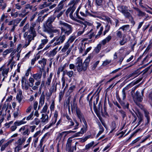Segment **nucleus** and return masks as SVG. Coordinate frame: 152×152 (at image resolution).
<instances>
[{
	"mask_svg": "<svg viewBox=\"0 0 152 152\" xmlns=\"http://www.w3.org/2000/svg\"><path fill=\"white\" fill-rule=\"evenodd\" d=\"M39 21V18L35 22H32L28 31L25 32L23 34V37L26 40L25 45L23 46L24 48H26L30 44L32 40L34 39V37L37 36V34L34 27L38 24Z\"/></svg>",
	"mask_w": 152,
	"mask_h": 152,
	"instance_id": "obj_1",
	"label": "nucleus"
},
{
	"mask_svg": "<svg viewBox=\"0 0 152 152\" xmlns=\"http://www.w3.org/2000/svg\"><path fill=\"white\" fill-rule=\"evenodd\" d=\"M59 25L63 26L61 27V34L64 33L65 34L69 35L72 33L73 29L72 26L61 20L59 21Z\"/></svg>",
	"mask_w": 152,
	"mask_h": 152,
	"instance_id": "obj_2",
	"label": "nucleus"
},
{
	"mask_svg": "<svg viewBox=\"0 0 152 152\" xmlns=\"http://www.w3.org/2000/svg\"><path fill=\"white\" fill-rule=\"evenodd\" d=\"M117 8L118 10L123 14L126 18H129L132 23L133 24H135L132 17L128 11L129 10L127 7L125 6L121 5L118 6Z\"/></svg>",
	"mask_w": 152,
	"mask_h": 152,
	"instance_id": "obj_3",
	"label": "nucleus"
},
{
	"mask_svg": "<svg viewBox=\"0 0 152 152\" xmlns=\"http://www.w3.org/2000/svg\"><path fill=\"white\" fill-rule=\"evenodd\" d=\"M77 21L80 23L81 25H80V28L77 31V36L78 37L83 34L85 31L86 30L87 26H91L92 23L87 21H82L79 20H77Z\"/></svg>",
	"mask_w": 152,
	"mask_h": 152,
	"instance_id": "obj_4",
	"label": "nucleus"
},
{
	"mask_svg": "<svg viewBox=\"0 0 152 152\" xmlns=\"http://www.w3.org/2000/svg\"><path fill=\"white\" fill-rule=\"evenodd\" d=\"M75 66L77 71L80 72L83 71H86L87 69L83 63L82 58L80 57H78L76 60L75 63Z\"/></svg>",
	"mask_w": 152,
	"mask_h": 152,
	"instance_id": "obj_5",
	"label": "nucleus"
},
{
	"mask_svg": "<svg viewBox=\"0 0 152 152\" xmlns=\"http://www.w3.org/2000/svg\"><path fill=\"white\" fill-rule=\"evenodd\" d=\"M41 35L42 36L40 37V38L41 39V43L39 45L37 48L38 50H39L42 48L44 47L45 45L48 42V39L47 37L45 34L43 33H41Z\"/></svg>",
	"mask_w": 152,
	"mask_h": 152,
	"instance_id": "obj_6",
	"label": "nucleus"
},
{
	"mask_svg": "<svg viewBox=\"0 0 152 152\" xmlns=\"http://www.w3.org/2000/svg\"><path fill=\"white\" fill-rule=\"evenodd\" d=\"M56 37V41L53 44V47H55L57 45L62 43L65 39V36L64 34L61 35L59 37Z\"/></svg>",
	"mask_w": 152,
	"mask_h": 152,
	"instance_id": "obj_7",
	"label": "nucleus"
},
{
	"mask_svg": "<svg viewBox=\"0 0 152 152\" xmlns=\"http://www.w3.org/2000/svg\"><path fill=\"white\" fill-rule=\"evenodd\" d=\"M70 6V7L67 9L66 12V15L68 16V14L69 13V15L70 18L73 19L74 18L72 14L76 9V6L73 5Z\"/></svg>",
	"mask_w": 152,
	"mask_h": 152,
	"instance_id": "obj_8",
	"label": "nucleus"
},
{
	"mask_svg": "<svg viewBox=\"0 0 152 152\" xmlns=\"http://www.w3.org/2000/svg\"><path fill=\"white\" fill-rule=\"evenodd\" d=\"M76 112L77 117L80 119V121L81 122L82 121L83 122L86 121L83 114L82 113L80 108L77 107H76Z\"/></svg>",
	"mask_w": 152,
	"mask_h": 152,
	"instance_id": "obj_9",
	"label": "nucleus"
},
{
	"mask_svg": "<svg viewBox=\"0 0 152 152\" xmlns=\"http://www.w3.org/2000/svg\"><path fill=\"white\" fill-rule=\"evenodd\" d=\"M132 97L133 100L135 102H137V101L140 102L142 101V96L138 91H136L134 94V95Z\"/></svg>",
	"mask_w": 152,
	"mask_h": 152,
	"instance_id": "obj_10",
	"label": "nucleus"
},
{
	"mask_svg": "<svg viewBox=\"0 0 152 152\" xmlns=\"http://www.w3.org/2000/svg\"><path fill=\"white\" fill-rule=\"evenodd\" d=\"M84 125L83 127L80 130V131L75 134L76 137H78L80 136V134H83L87 130L88 125L86 121L83 122Z\"/></svg>",
	"mask_w": 152,
	"mask_h": 152,
	"instance_id": "obj_11",
	"label": "nucleus"
},
{
	"mask_svg": "<svg viewBox=\"0 0 152 152\" xmlns=\"http://www.w3.org/2000/svg\"><path fill=\"white\" fill-rule=\"evenodd\" d=\"M56 18V17L54 16H51L49 17L46 21V24L48 26H50L51 27L52 26V23L54 21Z\"/></svg>",
	"mask_w": 152,
	"mask_h": 152,
	"instance_id": "obj_12",
	"label": "nucleus"
},
{
	"mask_svg": "<svg viewBox=\"0 0 152 152\" xmlns=\"http://www.w3.org/2000/svg\"><path fill=\"white\" fill-rule=\"evenodd\" d=\"M57 83H53L49 90L50 94L49 96H51L53 92H56L57 91Z\"/></svg>",
	"mask_w": 152,
	"mask_h": 152,
	"instance_id": "obj_13",
	"label": "nucleus"
},
{
	"mask_svg": "<svg viewBox=\"0 0 152 152\" xmlns=\"http://www.w3.org/2000/svg\"><path fill=\"white\" fill-rule=\"evenodd\" d=\"M119 29H121L124 32L130 31H131L130 26L129 25H124L120 27Z\"/></svg>",
	"mask_w": 152,
	"mask_h": 152,
	"instance_id": "obj_14",
	"label": "nucleus"
},
{
	"mask_svg": "<svg viewBox=\"0 0 152 152\" xmlns=\"http://www.w3.org/2000/svg\"><path fill=\"white\" fill-rule=\"evenodd\" d=\"M47 60L46 59L43 58L41 60L38 61V63L41 65L42 69H45V66L46 64Z\"/></svg>",
	"mask_w": 152,
	"mask_h": 152,
	"instance_id": "obj_15",
	"label": "nucleus"
},
{
	"mask_svg": "<svg viewBox=\"0 0 152 152\" xmlns=\"http://www.w3.org/2000/svg\"><path fill=\"white\" fill-rule=\"evenodd\" d=\"M42 72H40L33 75L32 77L36 80H41L42 76Z\"/></svg>",
	"mask_w": 152,
	"mask_h": 152,
	"instance_id": "obj_16",
	"label": "nucleus"
},
{
	"mask_svg": "<svg viewBox=\"0 0 152 152\" xmlns=\"http://www.w3.org/2000/svg\"><path fill=\"white\" fill-rule=\"evenodd\" d=\"M75 132L72 131H68L63 132L60 133H59L58 135V138L60 139H61L63 136L65 134L64 136H65L68 134L71 133L72 132Z\"/></svg>",
	"mask_w": 152,
	"mask_h": 152,
	"instance_id": "obj_17",
	"label": "nucleus"
},
{
	"mask_svg": "<svg viewBox=\"0 0 152 152\" xmlns=\"http://www.w3.org/2000/svg\"><path fill=\"white\" fill-rule=\"evenodd\" d=\"M63 1H61L58 4V6L55 9L54 13L58 12L63 8Z\"/></svg>",
	"mask_w": 152,
	"mask_h": 152,
	"instance_id": "obj_18",
	"label": "nucleus"
},
{
	"mask_svg": "<svg viewBox=\"0 0 152 152\" xmlns=\"http://www.w3.org/2000/svg\"><path fill=\"white\" fill-rule=\"evenodd\" d=\"M72 137H69L67 140L66 144V148L69 150L71 148V143L72 141Z\"/></svg>",
	"mask_w": 152,
	"mask_h": 152,
	"instance_id": "obj_19",
	"label": "nucleus"
},
{
	"mask_svg": "<svg viewBox=\"0 0 152 152\" xmlns=\"http://www.w3.org/2000/svg\"><path fill=\"white\" fill-rule=\"evenodd\" d=\"M53 75V73L51 72L50 73L49 76L48 77L47 80L46 81L45 84L46 86H49L50 85Z\"/></svg>",
	"mask_w": 152,
	"mask_h": 152,
	"instance_id": "obj_20",
	"label": "nucleus"
},
{
	"mask_svg": "<svg viewBox=\"0 0 152 152\" xmlns=\"http://www.w3.org/2000/svg\"><path fill=\"white\" fill-rule=\"evenodd\" d=\"M48 116L47 114H42V122L43 123H47L48 121Z\"/></svg>",
	"mask_w": 152,
	"mask_h": 152,
	"instance_id": "obj_21",
	"label": "nucleus"
},
{
	"mask_svg": "<svg viewBox=\"0 0 152 152\" xmlns=\"http://www.w3.org/2000/svg\"><path fill=\"white\" fill-rule=\"evenodd\" d=\"M20 126V125L16 121L14 122L13 125L10 127V130L12 132H14L17 129V126Z\"/></svg>",
	"mask_w": 152,
	"mask_h": 152,
	"instance_id": "obj_22",
	"label": "nucleus"
},
{
	"mask_svg": "<svg viewBox=\"0 0 152 152\" xmlns=\"http://www.w3.org/2000/svg\"><path fill=\"white\" fill-rule=\"evenodd\" d=\"M58 47L57 46L53 49L52 50L50 51L49 53V55L50 57L54 56L57 53L58 51Z\"/></svg>",
	"mask_w": 152,
	"mask_h": 152,
	"instance_id": "obj_23",
	"label": "nucleus"
},
{
	"mask_svg": "<svg viewBox=\"0 0 152 152\" xmlns=\"http://www.w3.org/2000/svg\"><path fill=\"white\" fill-rule=\"evenodd\" d=\"M51 26H48L46 24L44 25L43 28V31L49 34L50 33L51 29Z\"/></svg>",
	"mask_w": 152,
	"mask_h": 152,
	"instance_id": "obj_24",
	"label": "nucleus"
},
{
	"mask_svg": "<svg viewBox=\"0 0 152 152\" xmlns=\"http://www.w3.org/2000/svg\"><path fill=\"white\" fill-rule=\"evenodd\" d=\"M94 144V141H92L90 143L87 144L85 148L83 149V150L88 151L90 149Z\"/></svg>",
	"mask_w": 152,
	"mask_h": 152,
	"instance_id": "obj_25",
	"label": "nucleus"
},
{
	"mask_svg": "<svg viewBox=\"0 0 152 152\" xmlns=\"http://www.w3.org/2000/svg\"><path fill=\"white\" fill-rule=\"evenodd\" d=\"M26 140V138L24 137L20 138L18 139L16 142L18 145L20 146L25 142Z\"/></svg>",
	"mask_w": 152,
	"mask_h": 152,
	"instance_id": "obj_26",
	"label": "nucleus"
},
{
	"mask_svg": "<svg viewBox=\"0 0 152 152\" xmlns=\"http://www.w3.org/2000/svg\"><path fill=\"white\" fill-rule=\"evenodd\" d=\"M70 46L69 43V41H67L65 43L64 45L61 50V51L63 52H65L67 50Z\"/></svg>",
	"mask_w": 152,
	"mask_h": 152,
	"instance_id": "obj_27",
	"label": "nucleus"
},
{
	"mask_svg": "<svg viewBox=\"0 0 152 152\" xmlns=\"http://www.w3.org/2000/svg\"><path fill=\"white\" fill-rule=\"evenodd\" d=\"M45 96L42 94L39 99V104L41 106H43L45 103Z\"/></svg>",
	"mask_w": 152,
	"mask_h": 152,
	"instance_id": "obj_28",
	"label": "nucleus"
},
{
	"mask_svg": "<svg viewBox=\"0 0 152 152\" xmlns=\"http://www.w3.org/2000/svg\"><path fill=\"white\" fill-rule=\"evenodd\" d=\"M129 89L128 86L124 88L122 90V95L123 97V99L124 100L126 97V91L127 90Z\"/></svg>",
	"mask_w": 152,
	"mask_h": 152,
	"instance_id": "obj_29",
	"label": "nucleus"
},
{
	"mask_svg": "<svg viewBox=\"0 0 152 152\" xmlns=\"http://www.w3.org/2000/svg\"><path fill=\"white\" fill-rule=\"evenodd\" d=\"M145 116L146 118L147 124H148L150 122V118L149 116V113L146 110H144Z\"/></svg>",
	"mask_w": 152,
	"mask_h": 152,
	"instance_id": "obj_30",
	"label": "nucleus"
},
{
	"mask_svg": "<svg viewBox=\"0 0 152 152\" xmlns=\"http://www.w3.org/2000/svg\"><path fill=\"white\" fill-rule=\"evenodd\" d=\"M139 73L138 72V71H136L134 72H133L131 74H130L128 76V78H129L131 77H133V78H134L137 77L139 75Z\"/></svg>",
	"mask_w": 152,
	"mask_h": 152,
	"instance_id": "obj_31",
	"label": "nucleus"
},
{
	"mask_svg": "<svg viewBox=\"0 0 152 152\" xmlns=\"http://www.w3.org/2000/svg\"><path fill=\"white\" fill-rule=\"evenodd\" d=\"M51 4V3L48 4L46 1H45L43 3V4L40 5L39 7L40 9H42L44 8L50 6Z\"/></svg>",
	"mask_w": 152,
	"mask_h": 152,
	"instance_id": "obj_32",
	"label": "nucleus"
},
{
	"mask_svg": "<svg viewBox=\"0 0 152 152\" xmlns=\"http://www.w3.org/2000/svg\"><path fill=\"white\" fill-rule=\"evenodd\" d=\"M91 57L90 56H88L85 60V61L83 63L84 65L87 68V67L88 66L89 63L90 61Z\"/></svg>",
	"mask_w": 152,
	"mask_h": 152,
	"instance_id": "obj_33",
	"label": "nucleus"
},
{
	"mask_svg": "<svg viewBox=\"0 0 152 152\" xmlns=\"http://www.w3.org/2000/svg\"><path fill=\"white\" fill-rule=\"evenodd\" d=\"M27 79L28 77L25 76L22 77L21 80L22 86H23L24 84H26L28 82Z\"/></svg>",
	"mask_w": 152,
	"mask_h": 152,
	"instance_id": "obj_34",
	"label": "nucleus"
},
{
	"mask_svg": "<svg viewBox=\"0 0 152 152\" xmlns=\"http://www.w3.org/2000/svg\"><path fill=\"white\" fill-rule=\"evenodd\" d=\"M40 122L39 119L37 118H35L34 120L31 123V125H38Z\"/></svg>",
	"mask_w": 152,
	"mask_h": 152,
	"instance_id": "obj_35",
	"label": "nucleus"
},
{
	"mask_svg": "<svg viewBox=\"0 0 152 152\" xmlns=\"http://www.w3.org/2000/svg\"><path fill=\"white\" fill-rule=\"evenodd\" d=\"M94 101L93 104L94 107H96V104L98 102L99 99V95L98 94H96L94 97Z\"/></svg>",
	"mask_w": 152,
	"mask_h": 152,
	"instance_id": "obj_36",
	"label": "nucleus"
},
{
	"mask_svg": "<svg viewBox=\"0 0 152 152\" xmlns=\"http://www.w3.org/2000/svg\"><path fill=\"white\" fill-rule=\"evenodd\" d=\"M53 119L52 118V120L51 122L48 125L46 126V128L47 129H48L50 128L51 126L54 125L57 121V120Z\"/></svg>",
	"mask_w": 152,
	"mask_h": 152,
	"instance_id": "obj_37",
	"label": "nucleus"
},
{
	"mask_svg": "<svg viewBox=\"0 0 152 152\" xmlns=\"http://www.w3.org/2000/svg\"><path fill=\"white\" fill-rule=\"evenodd\" d=\"M9 68L4 69L2 72V74L4 77H7V75L9 72Z\"/></svg>",
	"mask_w": 152,
	"mask_h": 152,
	"instance_id": "obj_38",
	"label": "nucleus"
},
{
	"mask_svg": "<svg viewBox=\"0 0 152 152\" xmlns=\"http://www.w3.org/2000/svg\"><path fill=\"white\" fill-rule=\"evenodd\" d=\"M48 109V106L47 105V103H45V105L44 106L42 110L40 112L41 113H46L47 112Z\"/></svg>",
	"mask_w": 152,
	"mask_h": 152,
	"instance_id": "obj_39",
	"label": "nucleus"
},
{
	"mask_svg": "<svg viewBox=\"0 0 152 152\" xmlns=\"http://www.w3.org/2000/svg\"><path fill=\"white\" fill-rule=\"evenodd\" d=\"M80 0H72L68 4L69 5H73L76 6V4L80 1Z\"/></svg>",
	"mask_w": 152,
	"mask_h": 152,
	"instance_id": "obj_40",
	"label": "nucleus"
},
{
	"mask_svg": "<svg viewBox=\"0 0 152 152\" xmlns=\"http://www.w3.org/2000/svg\"><path fill=\"white\" fill-rule=\"evenodd\" d=\"M118 111L120 113L123 120L126 117V113L123 110H118Z\"/></svg>",
	"mask_w": 152,
	"mask_h": 152,
	"instance_id": "obj_41",
	"label": "nucleus"
},
{
	"mask_svg": "<svg viewBox=\"0 0 152 152\" xmlns=\"http://www.w3.org/2000/svg\"><path fill=\"white\" fill-rule=\"evenodd\" d=\"M120 29H118L117 30L116 32V34L117 37L118 38H121L122 37V33L120 30Z\"/></svg>",
	"mask_w": 152,
	"mask_h": 152,
	"instance_id": "obj_42",
	"label": "nucleus"
},
{
	"mask_svg": "<svg viewBox=\"0 0 152 152\" xmlns=\"http://www.w3.org/2000/svg\"><path fill=\"white\" fill-rule=\"evenodd\" d=\"M40 56L38 55H36L34 58L32 59L31 60V65H34V64L35 62L40 58Z\"/></svg>",
	"mask_w": 152,
	"mask_h": 152,
	"instance_id": "obj_43",
	"label": "nucleus"
},
{
	"mask_svg": "<svg viewBox=\"0 0 152 152\" xmlns=\"http://www.w3.org/2000/svg\"><path fill=\"white\" fill-rule=\"evenodd\" d=\"M34 79L32 77H30L29 79V86L32 87L34 85Z\"/></svg>",
	"mask_w": 152,
	"mask_h": 152,
	"instance_id": "obj_44",
	"label": "nucleus"
},
{
	"mask_svg": "<svg viewBox=\"0 0 152 152\" xmlns=\"http://www.w3.org/2000/svg\"><path fill=\"white\" fill-rule=\"evenodd\" d=\"M75 88L76 86L75 85H72L69 88L67 93L70 94L75 89Z\"/></svg>",
	"mask_w": 152,
	"mask_h": 152,
	"instance_id": "obj_45",
	"label": "nucleus"
},
{
	"mask_svg": "<svg viewBox=\"0 0 152 152\" xmlns=\"http://www.w3.org/2000/svg\"><path fill=\"white\" fill-rule=\"evenodd\" d=\"M116 127V123L115 122H113L112 123L111 128V130L110 132V133H112L113 130H114Z\"/></svg>",
	"mask_w": 152,
	"mask_h": 152,
	"instance_id": "obj_46",
	"label": "nucleus"
},
{
	"mask_svg": "<svg viewBox=\"0 0 152 152\" xmlns=\"http://www.w3.org/2000/svg\"><path fill=\"white\" fill-rule=\"evenodd\" d=\"M26 118V117H24L21 120H17L16 121L20 126L21 125L25 124L27 122L26 121H25Z\"/></svg>",
	"mask_w": 152,
	"mask_h": 152,
	"instance_id": "obj_47",
	"label": "nucleus"
},
{
	"mask_svg": "<svg viewBox=\"0 0 152 152\" xmlns=\"http://www.w3.org/2000/svg\"><path fill=\"white\" fill-rule=\"evenodd\" d=\"M49 136V134L48 133H45L43 136L42 137V139L40 140V144H41L44 141V139L45 138H46L47 139L48 138Z\"/></svg>",
	"mask_w": 152,
	"mask_h": 152,
	"instance_id": "obj_48",
	"label": "nucleus"
},
{
	"mask_svg": "<svg viewBox=\"0 0 152 152\" xmlns=\"http://www.w3.org/2000/svg\"><path fill=\"white\" fill-rule=\"evenodd\" d=\"M13 50L12 48H10V49H7L5 50L3 52V55L6 56L8 53L12 52Z\"/></svg>",
	"mask_w": 152,
	"mask_h": 152,
	"instance_id": "obj_49",
	"label": "nucleus"
},
{
	"mask_svg": "<svg viewBox=\"0 0 152 152\" xmlns=\"http://www.w3.org/2000/svg\"><path fill=\"white\" fill-rule=\"evenodd\" d=\"M34 113V111H33L30 114L26 117V120L29 121L33 119Z\"/></svg>",
	"mask_w": 152,
	"mask_h": 152,
	"instance_id": "obj_50",
	"label": "nucleus"
},
{
	"mask_svg": "<svg viewBox=\"0 0 152 152\" xmlns=\"http://www.w3.org/2000/svg\"><path fill=\"white\" fill-rule=\"evenodd\" d=\"M124 37L119 42V43L121 45H124L127 42V39H124Z\"/></svg>",
	"mask_w": 152,
	"mask_h": 152,
	"instance_id": "obj_51",
	"label": "nucleus"
},
{
	"mask_svg": "<svg viewBox=\"0 0 152 152\" xmlns=\"http://www.w3.org/2000/svg\"><path fill=\"white\" fill-rule=\"evenodd\" d=\"M16 42L14 41H10L9 45L10 47L11 48H12L13 49L15 45V43Z\"/></svg>",
	"mask_w": 152,
	"mask_h": 152,
	"instance_id": "obj_52",
	"label": "nucleus"
},
{
	"mask_svg": "<svg viewBox=\"0 0 152 152\" xmlns=\"http://www.w3.org/2000/svg\"><path fill=\"white\" fill-rule=\"evenodd\" d=\"M30 132L29 131V129L28 128H26V129L24 130V132L22 133L23 135H28L30 134Z\"/></svg>",
	"mask_w": 152,
	"mask_h": 152,
	"instance_id": "obj_53",
	"label": "nucleus"
},
{
	"mask_svg": "<svg viewBox=\"0 0 152 152\" xmlns=\"http://www.w3.org/2000/svg\"><path fill=\"white\" fill-rule=\"evenodd\" d=\"M95 3L97 6H101L102 4L103 0H96Z\"/></svg>",
	"mask_w": 152,
	"mask_h": 152,
	"instance_id": "obj_54",
	"label": "nucleus"
},
{
	"mask_svg": "<svg viewBox=\"0 0 152 152\" xmlns=\"http://www.w3.org/2000/svg\"><path fill=\"white\" fill-rule=\"evenodd\" d=\"M101 45L100 44H98L95 49V51L97 53H98L101 49Z\"/></svg>",
	"mask_w": 152,
	"mask_h": 152,
	"instance_id": "obj_55",
	"label": "nucleus"
},
{
	"mask_svg": "<svg viewBox=\"0 0 152 152\" xmlns=\"http://www.w3.org/2000/svg\"><path fill=\"white\" fill-rule=\"evenodd\" d=\"M55 101L54 100H53L52 102L50 107V110L51 111H53L54 110V108H55Z\"/></svg>",
	"mask_w": 152,
	"mask_h": 152,
	"instance_id": "obj_56",
	"label": "nucleus"
},
{
	"mask_svg": "<svg viewBox=\"0 0 152 152\" xmlns=\"http://www.w3.org/2000/svg\"><path fill=\"white\" fill-rule=\"evenodd\" d=\"M9 144V142H7V143H5V144H3L1 147V151H3L6 148L8 145Z\"/></svg>",
	"mask_w": 152,
	"mask_h": 152,
	"instance_id": "obj_57",
	"label": "nucleus"
},
{
	"mask_svg": "<svg viewBox=\"0 0 152 152\" xmlns=\"http://www.w3.org/2000/svg\"><path fill=\"white\" fill-rule=\"evenodd\" d=\"M74 74V72L72 70L69 71L67 72L66 74L69 77H72Z\"/></svg>",
	"mask_w": 152,
	"mask_h": 152,
	"instance_id": "obj_58",
	"label": "nucleus"
},
{
	"mask_svg": "<svg viewBox=\"0 0 152 152\" xmlns=\"http://www.w3.org/2000/svg\"><path fill=\"white\" fill-rule=\"evenodd\" d=\"M21 149V147L20 146L18 145L15 148V152H19V151Z\"/></svg>",
	"mask_w": 152,
	"mask_h": 152,
	"instance_id": "obj_59",
	"label": "nucleus"
},
{
	"mask_svg": "<svg viewBox=\"0 0 152 152\" xmlns=\"http://www.w3.org/2000/svg\"><path fill=\"white\" fill-rule=\"evenodd\" d=\"M137 11L138 12V15L139 16H144L145 15V12L141 11L139 10H138Z\"/></svg>",
	"mask_w": 152,
	"mask_h": 152,
	"instance_id": "obj_60",
	"label": "nucleus"
},
{
	"mask_svg": "<svg viewBox=\"0 0 152 152\" xmlns=\"http://www.w3.org/2000/svg\"><path fill=\"white\" fill-rule=\"evenodd\" d=\"M31 67L30 66L28 68L25 74V76L27 77L29 75L30 72H31Z\"/></svg>",
	"mask_w": 152,
	"mask_h": 152,
	"instance_id": "obj_61",
	"label": "nucleus"
},
{
	"mask_svg": "<svg viewBox=\"0 0 152 152\" xmlns=\"http://www.w3.org/2000/svg\"><path fill=\"white\" fill-rule=\"evenodd\" d=\"M76 37L75 36H73L71 37L68 39V41H69V42L72 43V42L75 39Z\"/></svg>",
	"mask_w": 152,
	"mask_h": 152,
	"instance_id": "obj_62",
	"label": "nucleus"
},
{
	"mask_svg": "<svg viewBox=\"0 0 152 152\" xmlns=\"http://www.w3.org/2000/svg\"><path fill=\"white\" fill-rule=\"evenodd\" d=\"M68 123L69 124V126L70 127V128H71V127L73 126L74 125V122L73 121L72 119L69 121H68Z\"/></svg>",
	"mask_w": 152,
	"mask_h": 152,
	"instance_id": "obj_63",
	"label": "nucleus"
},
{
	"mask_svg": "<svg viewBox=\"0 0 152 152\" xmlns=\"http://www.w3.org/2000/svg\"><path fill=\"white\" fill-rule=\"evenodd\" d=\"M29 84H28V82L26 83V84H24L23 86H22V88L23 89H24L26 90H27L28 89Z\"/></svg>",
	"mask_w": 152,
	"mask_h": 152,
	"instance_id": "obj_64",
	"label": "nucleus"
}]
</instances>
